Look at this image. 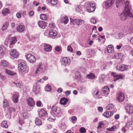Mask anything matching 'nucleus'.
<instances>
[{"instance_id": "f257e3e1", "label": "nucleus", "mask_w": 133, "mask_h": 133, "mask_svg": "<svg viewBox=\"0 0 133 133\" xmlns=\"http://www.w3.org/2000/svg\"><path fill=\"white\" fill-rule=\"evenodd\" d=\"M129 3L128 1L126 2L124 11L120 14L121 18L122 20L124 21L129 17L133 18V14H132L131 12V6Z\"/></svg>"}, {"instance_id": "f03ea898", "label": "nucleus", "mask_w": 133, "mask_h": 133, "mask_svg": "<svg viewBox=\"0 0 133 133\" xmlns=\"http://www.w3.org/2000/svg\"><path fill=\"white\" fill-rule=\"evenodd\" d=\"M26 69V64L24 62L22 61L18 64V70L20 74H25Z\"/></svg>"}, {"instance_id": "7ed1b4c3", "label": "nucleus", "mask_w": 133, "mask_h": 133, "mask_svg": "<svg viewBox=\"0 0 133 133\" xmlns=\"http://www.w3.org/2000/svg\"><path fill=\"white\" fill-rule=\"evenodd\" d=\"M85 6L87 11L88 12H92L95 10V5L94 3L90 2H87L85 4Z\"/></svg>"}, {"instance_id": "20e7f679", "label": "nucleus", "mask_w": 133, "mask_h": 133, "mask_svg": "<svg viewBox=\"0 0 133 133\" xmlns=\"http://www.w3.org/2000/svg\"><path fill=\"white\" fill-rule=\"evenodd\" d=\"M62 65L65 66L69 65L70 63V60L68 57H64L61 59Z\"/></svg>"}, {"instance_id": "39448f33", "label": "nucleus", "mask_w": 133, "mask_h": 133, "mask_svg": "<svg viewBox=\"0 0 133 133\" xmlns=\"http://www.w3.org/2000/svg\"><path fill=\"white\" fill-rule=\"evenodd\" d=\"M126 112L130 115L133 112V107L130 104H128L125 108Z\"/></svg>"}, {"instance_id": "423d86ee", "label": "nucleus", "mask_w": 133, "mask_h": 133, "mask_svg": "<svg viewBox=\"0 0 133 133\" xmlns=\"http://www.w3.org/2000/svg\"><path fill=\"white\" fill-rule=\"evenodd\" d=\"M51 113L54 116H56L60 112V109L58 107H55L52 108Z\"/></svg>"}, {"instance_id": "0eeeda50", "label": "nucleus", "mask_w": 133, "mask_h": 133, "mask_svg": "<svg viewBox=\"0 0 133 133\" xmlns=\"http://www.w3.org/2000/svg\"><path fill=\"white\" fill-rule=\"evenodd\" d=\"M26 59L31 63L35 62L36 61L35 57L30 54H28L26 56Z\"/></svg>"}, {"instance_id": "6e6552de", "label": "nucleus", "mask_w": 133, "mask_h": 133, "mask_svg": "<svg viewBox=\"0 0 133 133\" xmlns=\"http://www.w3.org/2000/svg\"><path fill=\"white\" fill-rule=\"evenodd\" d=\"M17 42L15 37H10L8 39V43L9 44V47L10 48L12 47V45L15 44Z\"/></svg>"}, {"instance_id": "1a4fd4ad", "label": "nucleus", "mask_w": 133, "mask_h": 133, "mask_svg": "<svg viewBox=\"0 0 133 133\" xmlns=\"http://www.w3.org/2000/svg\"><path fill=\"white\" fill-rule=\"evenodd\" d=\"M10 57L13 59L15 58H17L19 56V53L16 50L12 49L10 52Z\"/></svg>"}, {"instance_id": "9d476101", "label": "nucleus", "mask_w": 133, "mask_h": 133, "mask_svg": "<svg viewBox=\"0 0 133 133\" xmlns=\"http://www.w3.org/2000/svg\"><path fill=\"white\" fill-rule=\"evenodd\" d=\"M19 96V93L18 92H14L12 98V100L15 103H17L18 101V98Z\"/></svg>"}, {"instance_id": "9b49d317", "label": "nucleus", "mask_w": 133, "mask_h": 133, "mask_svg": "<svg viewBox=\"0 0 133 133\" xmlns=\"http://www.w3.org/2000/svg\"><path fill=\"white\" fill-rule=\"evenodd\" d=\"M28 105L31 107H33L35 105V102L34 99L31 97H29L27 99Z\"/></svg>"}, {"instance_id": "f8f14e48", "label": "nucleus", "mask_w": 133, "mask_h": 133, "mask_svg": "<svg viewBox=\"0 0 133 133\" xmlns=\"http://www.w3.org/2000/svg\"><path fill=\"white\" fill-rule=\"evenodd\" d=\"M44 49L46 52H50L52 49V47L50 45L46 43H44Z\"/></svg>"}, {"instance_id": "ddd939ff", "label": "nucleus", "mask_w": 133, "mask_h": 133, "mask_svg": "<svg viewBox=\"0 0 133 133\" xmlns=\"http://www.w3.org/2000/svg\"><path fill=\"white\" fill-rule=\"evenodd\" d=\"M115 0H108L105 2L106 8H108L111 7L114 3Z\"/></svg>"}, {"instance_id": "4468645a", "label": "nucleus", "mask_w": 133, "mask_h": 133, "mask_svg": "<svg viewBox=\"0 0 133 133\" xmlns=\"http://www.w3.org/2000/svg\"><path fill=\"white\" fill-rule=\"evenodd\" d=\"M6 49L4 46H0V58H2L4 56Z\"/></svg>"}, {"instance_id": "2eb2a0df", "label": "nucleus", "mask_w": 133, "mask_h": 133, "mask_svg": "<svg viewBox=\"0 0 133 133\" xmlns=\"http://www.w3.org/2000/svg\"><path fill=\"white\" fill-rule=\"evenodd\" d=\"M111 75L114 77V80L115 81L119 79H122L123 78V76L122 75H117L113 72L111 73Z\"/></svg>"}, {"instance_id": "dca6fc26", "label": "nucleus", "mask_w": 133, "mask_h": 133, "mask_svg": "<svg viewBox=\"0 0 133 133\" xmlns=\"http://www.w3.org/2000/svg\"><path fill=\"white\" fill-rule=\"evenodd\" d=\"M74 22L77 25L79 26L83 24L84 21L81 19H77L74 20Z\"/></svg>"}, {"instance_id": "f3484780", "label": "nucleus", "mask_w": 133, "mask_h": 133, "mask_svg": "<svg viewBox=\"0 0 133 133\" xmlns=\"http://www.w3.org/2000/svg\"><path fill=\"white\" fill-rule=\"evenodd\" d=\"M117 99L119 102L123 101L125 97L123 93L118 94L117 96Z\"/></svg>"}, {"instance_id": "a211bd4d", "label": "nucleus", "mask_w": 133, "mask_h": 133, "mask_svg": "<svg viewBox=\"0 0 133 133\" xmlns=\"http://www.w3.org/2000/svg\"><path fill=\"white\" fill-rule=\"evenodd\" d=\"M57 34V31L54 30H50L49 34L50 37L52 38H54L55 36H56Z\"/></svg>"}, {"instance_id": "6ab92c4d", "label": "nucleus", "mask_w": 133, "mask_h": 133, "mask_svg": "<svg viewBox=\"0 0 133 133\" xmlns=\"http://www.w3.org/2000/svg\"><path fill=\"white\" fill-rule=\"evenodd\" d=\"M60 21L61 23L66 24L68 23L69 20L67 16H63L61 18Z\"/></svg>"}, {"instance_id": "aec40b11", "label": "nucleus", "mask_w": 133, "mask_h": 133, "mask_svg": "<svg viewBox=\"0 0 133 133\" xmlns=\"http://www.w3.org/2000/svg\"><path fill=\"white\" fill-rule=\"evenodd\" d=\"M25 27L24 26L20 25L18 26L16 28V30L17 32H21L24 31Z\"/></svg>"}, {"instance_id": "412c9836", "label": "nucleus", "mask_w": 133, "mask_h": 133, "mask_svg": "<svg viewBox=\"0 0 133 133\" xmlns=\"http://www.w3.org/2000/svg\"><path fill=\"white\" fill-rule=\"evenodd\" d=\"M68 101V99L64 97L62 98L60 100V103L64 105H66Z\"/></svg>"}, {"instance_id": "4be33fe9", "label": "nucleus", "mask_w": 133, "mask_h": 133, "mask_svg": "<svg viewBox=\"0 0 133 133\" xmlns=\"http://www.w3.org/2000/svg\"><path fill=\"white\" fill-rule=\"evenodd\" d=\"M5 71L6 73L11 76H14L16 74V72L14 71L10 70L7 69H5Z\"/></svg>"}, {"instance_id": "5701e85b", "label": "nucleus", "mask_w": 133, "mask_h": 133, "mask_svg": "<svg viewBox=\"0 0 133 133\" xmlns=\"http://www.w3.org/2000/svg\"><path fill=\"white\" fill-rule=\"evenodd\" d=\"M133 125V122L132 121H129L126 124L125 127L126 128L129 129L131 128Z\"/></svg>"}, {"instance_id": "b1692460", "label": "nucleus", "mask_w": 133, "mask_h": 133, "mask_svg": "<svg viewBox=\"0 0 133 133\" xmlns=\"http://www.w3.org/2000/svg\"><path fill=\"white\" fill-rule=\"evenodd\" d=\"M113 114L112 112L111 111H107L104 112L103 115L105 117L109 118L112 116Z\"/></svg>"}, {"instance_id": "393cba45", "label": "nucleus", "mask_w": 133, "mask_h": 133, "mask_svg": "<svg viewBox=\"0 0 133 133\" xmlns=\"http://www.w3.org/2000/svg\"><path fill=\"white\" fill-rule=\"evenodd\" d=\"M113 46L112 45H109L107 48V51L108 53H112L114 52Z\"/></svg>"}, {"instance_id": "a878e982", "label": "nucleus", "mask_w": 133, "mask_h": 133, "mask_svg": "<svg viewBox=\"0 0 133 133\" xmlns=\"http://www.w3.org/2000/svg\"><path fill=\"white\" fill-rule=\"evenodd\" d=\"M1 65L4 67H7L9 65V63L8 61L4 60H2L1 61Z\"/></svg>"}, {"instance_id": "bb28decb", "label": "nucleus", "mask_w": 133, "mask_h": 133, "mask_svg": "<svg viewBox=\"0 0 133 133\" xmlns=\"http://www.w3.org/2000/svg\"><path fill=\"white\" fill-rule=\"evenodd\" d=\"M128 68V66L126 65H122L117 67V69L120 71H123L126 70Z\"/></svg>"}, {"instance_id": "cd10ccee", "label": "nucleus", "mask_w": 133, "mask_h": 133, "mask_svg": "<svg viewBox=\"0 0 133 133\" xmlns=\"http://www.w3.org/2000/svg\"><path fill=\"white\" fill-rule=\"evenodd\" d=\"M109 92V88L107 86H105L103 89V93L104 94L108 95Z\"/></svg>"}, {"instance_id": "c85d7f7f", "label": "nucleus", "mask_w": 133, "mask_h": 133, "mask_svg": "<svg viewBox=\"0 0 133 133\" xmlns=\"http://www.w3.org/2000/svg\"><path fill=\"white\" fill-rule=\"evenodd\" d=\"M40 87L39 86H34L33 88V91L36 94H38L39 93L40 90Z\"/></svg>"}, {"instance_id": "c756f323", "label": "nucleus", "mask_w": 133, "mask_h": 133, "mask_svg": "<svg viewBox=\"0 0 133 133\" xmlns=\"http://www.w3.org/2000/svg\"><path fill=\"white\" fill-rule=\"evenodd\" d=\"M9 25V23L8 22H6L2 26V30L3 31L6 30Z\"/></svg>"}, {"instance_id": "7c9ffc66", "label": "nucleus", "mask_w": 133, "mask_h": 133, "mask_svg": "<svg viewBox=\"0 0 133 133\" xmlns=\"http://www.w3.org/2000/svg\"><path fill=\"white\" fill-rule=\"evenodd\" d=\"M48 115L47 112L45 110L42 109V118L44 117V118H43L44 119H45V118H47Z\"/></svg>"}, {"instance_id": "2f4dec72", "label": "nucleus", "mask_w": 133, "mask_h": 133, "mask_svg": "<svg viewBox=\"0 0 133 133\" xmlns=\"http://www.w3.org/2000/svg\"><path fill=\"white\" fill-rule=\"evenodd\" d=\"M123 34L122 32H120L118 35L114 36V37L116 39H120L123 36Z\"/></svg>"}, {"instance_id": "473e14b6", "label": "nucleus", "mask_w": 133, "mask_h": 133, "mask_svg": "<svg viewBox=\"0 0 133 133\" xmlns=\"http://www.w3.org/2000/svg\"><path fill=\"white\" fill-rule=\"evenodd\" d=\"M9 13V10L7 8L4 9L2 11V13L3 15L5 16Z\"/></svg>"}, {"instance_id": "72a5a7b5", "label": "nucleus", "mask_w": 133, "mask_h": 133, "mask_svg": "<svg viewBox=\"0 0 133 133\" xmlns=\"http://www.w3.org/2000/svg\"><path fill=\"white\" fill-rule=\"evenodd\" d=\"M96 77L95 75L92 73H90V74L87 75V77L90 79L95 78Z\"/></svg>"}, {"instance_id": "f704fd0d", "label": "nucleus", "mask_w": 133, "mask_h": 133, "mask_svg": "<svg viewBox=\"0 0 133 133\" xmlns=\"http://www.w3.org/2000/svg\"><path fill=\"white\" fill-rule=\"evenodd\" d=\"M49 3H50L53 5H55L57 2V0H47Z\"/></svg>"}, {"instance_id": "c9c22d12", "label": "nucleus", "mask_w": 133, "mask_h": 133, "mask_svg": "<svg viewBox=\"0 0 133 133\" xmlns=\"http://www.w3.org/2000/svg\"><path fill=\"white\" fill-rule=\"evenodd\" d=\"M121 0H117L116 2V7L117 8H118L122 4V3L121 2Z\"/></svg>"}, {"instance_id": "e433bc0d", "label": "nucleus", "mask_w": 133, "mask_h": 133, "mask_svg": "<svg viewBox=\"0 0 133 133\" xmlns=\"http://www.w3.org/2000/svg\"><path fill=\"white\" fill-rule=\"evenodd\" d=\"M51 89L52 88L51 86L48 84L46 85L45 88V90L47 91H51Z\"/></svg>"}, {"instance_id": "4c0bfd02", "label": "nucleus", "mask_w": 133, "mask_h": 133, "mask_svg": "<svg viewBox=\"0 0 133 133\" xmlns=\"http://www.w3.org/2000/svg\"><path fill=\"white\" fill-rule=\"evenodd\" d=\"M1 126L2 127L7 128L8 127L7 122L5 121H3L2 123Z\"/></svg>"}, {"instance_id": "58836bf2", "label": "nucleus", "mask_w": 133, "mask_h": 133, "mask_svg": "<svg viewBox=\"0 0 133 133\" xmlns=\"http://www.w3.org/2000/svg\"><path fill=\"white\" fill-rule=\"evenodd\" d=\"M35 122L36 124L38 126H39L42 124L41 121L37 118L35 119Z\"/></svg>"}, {"instance_id": "ea45409f", "label": "nucleus", "mask_w": 133, "mask_h": 133, "mask_svg": "<svg viewBox=\"0 0 133 133\" xmlns=\"http://www.w3.org/2000/svg\"><path fill=\"white\" fill-rule=\"evenodd\" d=\"M114 106L113 104H110L108 105L107 107L106 108L107 110H110L114 108Z\"/></svg>"}, {"instance_id": "a19ab883", "label": "nucleus", "mask_w": 133, "mask_h": 133, "mask_svg": "<svg viewBox=\"0 0 133 133\" xmlns=\"http://www.w3.org/2000/svg\"><path fill=\"white\" fill-rule=\"evenodd\" d=\"M116 128L115 126H113L111 128H109L106 129L107 130L109 131H113L116 130Z\"/></svg>"}, {"instance_id": "79ce46f5", "label": "nucleus", "mask_w": 133, "mask_h": 133, "mask_svg": "<svg viewBox=\"0 0 133 133\" xmlns=\"http://www.w3.org/2000/svg\"><path fill=\"white\" fill-rule=\"evenodd\" d=\"M75 77V78L77 79H79L80 78L81 76L80 75V73L78 71H76L74 74Z\"/></svg>"}, {"instance_id": "37998d69", "label": "nucleus", "mask_w": 133, "mask_h": 133, "mask_svg": "<svg viewBox=\"0 0 133 133\" xmlns=\"http://www.w3.org/2000/svg\"><path fill=\"white\" fill-rule=\"evenodd\" d=\"M21 116L24 118H28V114L25 112L22 113Z\"/></svg>"}, {"instance_id": "c03bdc74", "label": "nucleus", "mask_w": 133, "mask_h": 133, "mask_svg": "<svg viewBox=\"0 0 133 133\" xmlns=\"http://www.w3.org/2000/svg\"><path fill=\"white\" fill-rule=\"evenodd\" d=\"M75 9L77 12H79L82 9V6L81 5H79L76 6Z\"/></svg>"}, {"instance_id": "a18cd8bd", "label": "nucleus", "mask_w": 133, "mask_h": 133, "mask_svg": "<svg viewBox=\"0 0 133 133\" xmlns=\"http://www.w3.org/2000/svg\"><path fill=\"white\" fill-rule=\"evenodd\" d=\"M42 70V68L41 67V65H39V66L37 68L35 72V73L36 74H37L38 73H39L40 71Z\"/></svg>"}, {"instance_id": "49530a36", "label": "nucleus", "mask_w": 133, "mask_h": 133, "mask_svg": "<svg viewBox=\"0 0 133 133\" xmlns=\"http://www.w3.org/2000/svg\"><path fill=\"white\" fill-rule=\"evenodd\" d=\"M104 125V123L101 122L98 123V126L97 127V129L101 128L103 127Z\"/></svg>"}, {"instance_id": "de8ad7c7", "label": "nucleus", "mask_w": 133, "mask_h": 133, "mask_svg": "<svg viewBox=\"0 0 133 133\" xmlns=\"http://www.w3.org/2000/svg\"><path fill=\"white\" fill-rule=\"evenodd\" d=\"M37 81L36 82V86H39L41 84V79H39L38 80V79L37 78Z\"/></svg>"}, {"instance_id": "09e8293b", "label": "nucleus", "mask_w": 133, "mask_h": 133, "mask_svg": "<svg viewBox=\"0 0 133 133\" xmlns=\"http://www.w3.org/2000/svg\"><path fill=\"white\" fill-rule=\"evenodd\" d=\"M79 132L81 133H85L86 132V130L85 128L82 127L79 130Z\"/></svg>"}, {"instance_id": "8fccbe9b", "label": "nucleus", "mask_w": 133, "mask_h": 133, "mask_svg": "<svg viewBox=\"0 0 133 133\" xmlns=\"http://www.w3.org/2000/svg\"><path fill=\"white\" fill-rule=\"evenodd\" d=\"M47 17L45 14H42V20L45 21L47 19Z\"/></svg>"}, {"instance_id": "3c124183", "label": "nucleus", "mask_w": 133, "mask_h": 133, "mask_svg": "<svg viewBox=\"0 0 133 133\" xmlns=\"http://www.w3.org/2000/svg\"><path fill=\"white\" fill-rule=\"evenodd\" d=\"M122 54L118 53L115 56L117 57V58H120L122 57Z\"/></svg>"}, {"instance_id": "603ef678", "label": "nucleus", "mask_w": 133, "mask_h": 133, "mask_svg": "<svg viewBox=\"0 0 133 133\" xmlns=\"http://www.w3.org/2000/svg\"><path fill=\"white\" fill-rule=\"evenodd\" d=\"M90 22L93 24H95L96 23V19L94 18H92L90 20Z\"/></svg>"}, {"instance_id": "864d4df0", "label": "nucleus", "mask_w": 133, "mask_h": 133, "mask_svg": "<svg viewBox=\"0 0 133 133\" xmlns=\"http://www.w3.org/2000/svg\"><path fill=\"white\" fill-rule=\"evenodd\" d=\"M46 25V22L42 21V29H44Z\"/></svg>"}, {"instance_id": "5fc2aeb1", "label": "nucleus", "mask_w": 133, "mask_h": 133, "mask_svg": "<svg viewBox=\"0 0 133 133\" xmlns=\"http://www.w3.org/2000/svg\"><path fill=\"white\" fill-rule=\"evenodd\" d=\"M48 119L50 121L53 122L55 120V118H52L51 117H49L48 118Z\"/></svg>"}, {"instance_id": "6e6d98bb", "label": "nucleus", "mask_w": 133, "mask_h": 133, "mask_svg": "<svg viewBox=\"0 0 133 133\" xmlns=\"http://www.w3.org/2000/svg\"><path fill=\"white\" fill-rule=\"evenodd\" d=\"M71 119L72 122H74V121L76 120L77 118L76 117L73 116L71 117Z\"/></svg>"}, {"instance_id": "4d7b16f0", "label": "nucleus", "mask_w": 133, "mask_h": 133, "mask_svg": "<svg viewBox=\"0 0 133 133\" xmlns=\"http://www.w3.org/2000/svg\"><path fill=\"white\" fill-rule=\"evenodd\" d=\"M67 50L68 51L72 52V49L70 46L69 45L67 47Z\"/></svg>"}, {"instance_id": "13d9d810", "label": "nucleus", "mask_w": 133, "mask_h": 133, "mask_svg": "<svg viewBox=\"0 0 133 133\" xmlns=\"http://www.w3.org/2000/svg\"><path fill=\"white\" fill-rule=\"evenodd\" d=\"M99 92V90L98 89H97L96 92L95 93H93L95 97V96H97L98 94V93Z\"/></svg>"}, {"instance_id": "bf43d9fd", "label": "nucleus", "mask_w": 133, "mask_h": 133, "mask_svg": "<svg viewBox=\"0 0 133 133\" xmlns=\"http://www.w3.org/2000/svg\"><path fill=\"white\" fill-rule=\"evenodd\" d=\"M128 129L127 128H126L125 126L124 127H123L122 129L121 130L123 132H125L126 131V130Z\"/></svg>"}, {"instance_id": "052dcab7", "label": "nucleus", "mask_w": 133, "mask_h": 133, "mask_svg": "<svg viewBox=\"0 0 133 133\" xmlns=\"http://www.w3.org/2000/svg\"><path fill=\"white\" fill-rule=\"evenodd\" d=\"M36 105L38 107H40L41 105V102L39 101L37 102L36 103Z\"/></svg>"}, {"instance_id": "680f3d73", "label": "nucleus", "mask_w": 133, "mask_h": 133, "mask_svg": "<svg viewBox=\"0 0 133 133\" xmlns=\"http://www.w3.org/2000/svg\"><path fill=\"white\" fill-rule=\"evenodd\" d=\"M55 50L58 52H59L60 51L61 49L58 46L55 48Z\"/></svg>"}, {"instance_id": "e2e57ef3", "label": "nucleus", "mask_w": 133, "mask_h": 133, "mask_svg": "<svg viewBox=\"0 0 133 133\" xmlns=\"http://www.w3.org/2000/svg\"><path fill=\"white\" fill-rule=\"evenodd\" d=\"M15 84L17 87L19 88L20 87L21 85V83H15Z\"/></svg>"}, {"instance_id": "0e129e2a", "label": "nucleus", "mask_w": 133, "mask_h": 133, "mask_svg": "<svg viewBox=\"0 0 133 133\" xmlns=\"http://www.w3.org/2000/svg\"><path fill=\"white\" fill-rule=\"evenodd\" d=\"M21 14L20 13H17L16 15L17 17L18 18H20L21 16Z\"/></svg>"}, {"instance_id": "69168bd1", "label": "nucleus", "mask_w": 133, "mask_h": 133, "mask_svg": "<svg viewBox=\"0 0 133 133\" xmlns=\"http://www.w3.org/2000/svg\"><path fill=\"white\" fill-rule=\"evenodd\" d=\"M70 94V91H66L65 92V94L66 95H69Z\"/></svg>"}, {"instance_id": "338daca9", "label": "nucleus", "mask_w": 133, "mask_h": 133, "mask_svg": "<svg viewBox=\"0 0 133 133\" xmlns=\"http://www.w3.org/2000/svg\"><path fill=\"white\" fill-rule=\"evenodd\" d=\"M29 14L30 16H32L34 14V12L33 11H30L29 12Z\"/></svg>"}, {"instance_id": "774afa93", "label": "nucleus", "mask_w": 133, "mask_h": 133, "mask_svg": "<svg viewBox=\"0 0 133 133\" xmlns=\"http://www.w3.org/2000/svg\"><path fill=\"white\" fill-rule=\"evenodd\" d=\"M130 42L132 44H133V37H132L130 39Z\"/></svg>"}]
</instances>
